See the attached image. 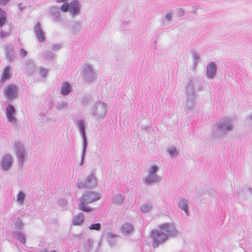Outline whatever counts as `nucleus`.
Here are the masks:
<instances>
[{
	"label": "nucleus",
	"mask_w": 252,
	"mask_h": 252,
	"mask_svg": "<svg viewBox=\"0 0 252 252\" xmlns=\"http://www.w3.org/2000/svg\"><path fill=\"white\" fill-rule=\"evenodd\" d=\"M161 231L155 230L151 233V237L153 239V245L157 247L158 245L165 241L167 238L168 233L174 229L173 225L170 223L163 224L160 226Z\"/></svg>",
	"instance_id": "nucleus-1"
},
{
	"label": "nucleus",
	"mask_w": 252,
	"mask_h": 252,
	"mask_svg": "<svg viewBox=\"0 0 252 252\" xmlns=\"http://www.w3.org/2000/svg\"><path fill=\"white\" fill-rule=\"evenodd\" d=\"M99 198L100 196L99 195L95 192H90L84 194L82 197L80 209L85 212L91 211L92 209L90 207H86V205L88 203H90L96 201Z\"/></svg>",
	"instance_id": "nucleus-2"
},
{
	"label": "nucleus",
	"mask_w": 252,
	"mask_h": 252,
	"mask_svg": "<svg viewBox=\"0 0 252 252\" xmlns=\"http://www.w3.org/2000/svg\"><path fill=\"white\" fill-rule=\"evenodd\" d=\"M17 88L15 85H10L7 86L4 91L5 95L9 100H12L17 95Z\"/></svg>",
	"instance_id": "nucleus-3"
},
{
	"label": "nucleus",
	"mask_w": 252,
	"mask_h": 252,
	"mask_svg": "<svg viewBox=\"0 0 252 252\" xmlns=\"http://www.w3.org/2000/svg\"><path fill=\"white\" fill-rule=\"evenodd\" d=\"M96 185L97 183L95 177L94 176V175H91L90 176H89L87 179V181L86 182L85 185H83L81 184H79L78 187L79 188H82L84 187L91 188L96 186Z\"/></svg>",
	"instance_id": "nucleus-4"
},
{
	"label": "nucleus",
	"mask_w": 252,
	"mask_h": 252,
	"mask_svg": "<svg viewBox=\"0 0 252 252\" xmlns=\"http://www.w3.org/2000/svg\"><path fill=\"white\" fill-rule=\"evenodd\" d=\"M106 111V106L103 103L98 104L96 106L95 113V116L99 118H103Z\"/></svg>",
	"instance_id": "nucleus-5"
},
{
	"label": "nucleus",
	"mask_w": 252,
	"mask_h": 252,
	"mask_svg": "<svg viewBox=\"0 0 252 252\" xmlns=\"http://www.w3.org/2000/svg\"><path fill=\"white\" fill-rule=\"evenodd\" d=\"M69 11L72 15L78 14L80 12L79 2L77 0H74L70 3Z\"/></svg>",
	"instance_id": "nucleus-6"
},
{
	"label": "nucleus",
	"mask_w": 252,
	"mask_h": 252,
	"mask_svg": "<svg viewBox=\"0 0 252 252\" xmlns=\"http://www.w3.org/2000/svg\"><path fill=\"white\" fill-rule=\"evenodd\" d=\"M6 117L9 122L14 123L16 122V119L13 116L15 112V108L13 106L11 105H8L6 108Z\"/></svg>",
	"instance_id": "nucleus-7"
},
{
	"label": "nucleus",
	"mask_w": 252,
	"mask_h": 252,
	"mask_svg": "<svg viewBox=\"0 0 252 252\" xmlns=\"http://www.w3.org/2000/svg\"><path fill=\"white\" fill-rule=\"evenodd\" d=\"M12 159L10 155H5L2 161L1 166L4 170H7L11 165Z\"/></svg>",
	"instance_id": "nucleus-8"
},
{
	"label": "nucleus",
	"mask_w": 252,
	"mask_h": 252,
	"mask_svg": "<svg viewBox=\"0 0 252 252\" xmlns=\"http://www.w3.org/2000/svg\"><path fill=\"white\" fill-rule=\"evenodd\" d=\"M216 71V66L214 63H210L207 67V75L209 78H213Z\"/></svg>",
	"instance_id": "nucleus-9"
},
{
	"label": "nucleus",
	"mask_w": 252,
	"mask_h": 252,
	"mask_svg": "<svg viewBox=\"0 0 252 252\" xmlns=\"http://www.w3.org/2000/svg\"><path fill=\"white\" fill-rule=\"evenodd\" d=\"M35 33L36 35L38 38V39L40 42H43L44 41L45 37L43 33V31L41 29V26L40 23H37L35 26Z\"/></svg>",
	"instance_id": "nucleus-10"
},
{
	"label": "nucleus",
	"mask_w": 252,
	"mask_h": 252,
	"mask_svg": "<svg viewBox=\"0 0 252 252\" xmlns=\"http://www.w3.org/2000/svg\"><path fill=\"white\" fill-rule=\"evenodd\" d=\"M84 220V216L83 214H79L75 216L73 220V224L80 225L83 223Z\"/></svg>",
	"instance_id": "nucleus-11"
},
{
	"label": "nucleus",
	"mask_w": 252,
	"mask_h": 252,
	"mask_svg": "<svg viewBox=\"0 0 252 252\" xmlns=\"http://www.w3.org/2000/svg\"><path fill=\"white\" fill-rule=\"evenodd\" d=\"M79 128H80V129L82 133V135H83V137L84 138V150H83V155H84L87 143H86V139L85 132L84 122L83 121L80 122V123L79 124Z\"/></svg>",
	"instance_id": "nucleus-12"
},
{
	"label": "nucleus",
	"mask_w": 252,
	"mask_h": 252,
	"mask_svg": "<svg viewBox=\"0 0 252 252\" xmlns=\"http://www.w3.org/2000/svg\"><path fill=\"white\" fill-rule=\"evenodd\" d=\"M70 91V87L68 83L64 82L63 84L61 93L63 95H67Z\"/></svg>",
	"instance_id": "nucleus-13"
},
{
	"label": "nucleus",
	"mask_w": 252,
	"mask_h": 252,
	"mask_svg": "<svg viewBox=\"0 0 252 252\" xmlns=\"http://www.w3.org/2000/svg\"><path fill=\"white\" fill-rule=\"evenodd\" d=\"M10 77V67L9 66L6 67L3 70V75L1 78L2 82H4L6 80L8 79Z\"/></svg>",
	"instance_id": "nucleus-14"
},
{
	"label": "nucleus",
	"mask_w": 252,
	"mask_h": 252,
	"mask_svg": "<svg viewBox=\"0 0 252 252\" xmlns=\"http://www.w3.org/2000/svg\"><path fill=\"white\" fill-rule=\"evenodd\" d=\"M179 207L187 213V215H189V213L188 211V203L186 200L182 199L180 200L179 203Z\"/></svg>",
	"instance_id": "nucleus-15"
},
{
	"label": "nucleus",
	"mask_w": 252,
	"mask_h": 252,
	"mask_svg": "<svg viewBox=\"0 0 252 252\" xmlns=\"http://www.w3.org/2000/svg\"><path fill=\"white\" fill-rule=\"evenodd\" d=\"M6 21V13L0 8V27H2Z\"/></svg>",
	"instance_id": "nucleus-16"
},
{
	"label": "nucleus",
	"mask_w": 252,
	"mask_h": 252,
	"mask_svg": "<svg viewBox=\"0 0 252 252\" xmlns=\"http://www.w3.org/2000/svg\"><path fill=\"white\" fill-rule=\"evenodd\" d=\"M124 200V197L121 194H117L114 199V202L116 204H121Z\"/></svg>",
	"instance_id": "nucleus-17"
},
{
	"label": "nucleus",
	"mask_w": 252,
	"mask_h": 252,
	"mask_svg": "<svg viewBox=\"0 0 252 252\" xmlns=\"http://www.w3.org/2000/svg\"><path fill=\"white\" fill-rule=\"evenodd\" d=\"M122 230L124 232L129 233L132 231L133 227L131 225L126 224L123 226Z\"/></svg>",
	"instance_id": "nucleus-18"
},
{
	"label": "nucleus",
	"mask_w": 252,
	"mask_h": 252,
	"mask_svg": "<svg viewBox=\"0 0 252 252\" xmlns=\"http://www.w3.org/2000/svg\"><path fill=\"white\" fill-rule=\"evenodd\" d=\"M158 167L157 165L153 166L149 171V176H152L155 175L156 172L158 171Z\"/></svg>",
	"instance_id": "nucleus-19"
},
{
	"label": "nucleus",
	"mask_w": 252,
	"mask_h": 252,
	"mask_svg": "<svg viewBox=\"0 0 252 252\" xmlns=\"http://www.w3.org/2000/svg\"><path fill=\"white\" fill-rule=\"evenodd\" d=\"M70 4L68 2H64L61 7V10L63 12H66L69 10Z\"/></svg>",
	"instance_id": "nucleus-20"
},
{
	"label": "nucleus",
	"mask_w": 252,
	"mask_h": 252,
	"mask_svg": "<svg viewBox=\"0 0 252 252\" xmlns=\"http://www.w3.org/2000/svg\"><path fill=\"white\" fill-rule=\"evenodd\" d=\"M151 208L152 207L150 205L144 204L142 206V207H141V209L143 212L147 213L151 210Z\"/></svg>",
	"instance_id": "nucleus-21"
},
{
	"label": "nucleus",
	"mask_w": 252,
	"mask_h": 252,
	"mask_svg": "<svg viewBox=\"0 0 252 252\" xmlns=\"http://www.w3.org/2000/svg\"><path fill=\"white\" fill-rule=\"evenodd\" d=\"M25 194L22 191L20 192L17 195V201L20 203H22L25 198Z\"/></svg>",
	"instance_id": "nucleus-22"
},
{
	"label": "nucleus",
	"mask_w": 252,
	"mask_h": 252,
	"mask_svg": "<svg viewBox=\"0 0 252 252\" xmlns=\"http://www.w3.org/2000/svg\"><path fill=\"white\" fill-rule=\"evenodd\" d=\"M100 228V223L93 224L89 226V229L91 230H99Z\"/></svg>",
	"instance_id": "nucleus-23"
},
{
	"label": "nucleus",
	"mask_w": 252,
	"mask_h": 252,
	"mask_svg": "<svg viewBox=\"0 0 252 252\" xmlns=\"http://www.w3.org/2000/svg\"><path fill=\"white\" fill-rule=\"evenodd\" d=\"M169 153H170V154L171 155H174L177 154V152L176 149L175 148H173V147L169 149Z\"/></svg>",
	"instance_id": "nucleus-24"
},
{
	"label": "nucleus",
	"mask_w": 252,
	"mask_h": 252,
	"mask_svg": "<svg viewBox=\"0 0 252 252\" xmlns=\"http://www.w3.org/2000/svg\"><path fill=\"white\" fill-rule=\"evenodd\" d=\"M10 0H0V5H4L9 2Z\"/></svg>",
	"instance_id": "nucleus-25"
},
{
	"label": "nucleus",
	"mask_w": 252,
	"mask_h": 252,
	"mask_svg": "<svg viewBox=\"0 0 252 252\" xmlns=\"http://www.w3.org/2000/svg\"><path fill=\"white\" fill-rule=\"evenodd\" d=\"M222 125L223 126H222L224 128V129H225L226 130H231V125H229V126H224V124H223Z\"/></svg>",
	"instance_id": "nucleus-26"
},
{
	"label": "nucleus",
	"mask_w": 252,
	"mask_h": 252,
	"mask_svg": "<svg viewBox=\"0 0 252 252\" xmlns=\"http://www.w3.org/2000/svg\"><path fill=\"white\" fill-rule=\"evenodd\" d=\"M20 53H21V55H22L23 57H24L27 55V52L26 51H25V50L22 49L20 51Z\"/></svg>",
	"instance_id": "nucleus-27"
},
{
	"label": "nucleus",
	"mask_w": 252,
	"mask_h": 252,
	"mask_svg": "<svg viewBox=\"0 0 252 252\" xmlns=\"http://www.w3.org/2000/svg\"><path fill=\"white\" fill-rule=\"evenodd\" d=\"M165 17L168 21H170L171 19V15L170 14H167Z\"/></svg>",
	"instance_id": "nucleus-28"
},
{
	"label": "nucleus",
	"mask_w": 252,
	"mask_h": 252,
	"mask_svg": "<svg viewBox=\"0 0 252 252\" xmlns=\"http://www.w3.org/2000/svg\"><path fill=\"white\" fill-rule=\"evenodd\" d=\"M155 181V180H151L149 178H147L145 179V182L147 183H151L152 182Z\"/></svg>",
	"instance_id": "nucleus-29"
},
{
	"label": "nucleus",
	"mask_w": 252,
	"mask_h": 252,
	"mask_svg": "<svg viewBox=\"0 0 252 252\" xmlns=\"http://www.w3.org/2000/svg\"><path fill=\"white\" fill-rule=\"evenodd\" d=\"M6 35V33L3 32H0V36L1 38L4 37Z\"/></svg>",
	"instance_id": "nucleus-30"
},
{
	"label": "nucleus",
	"mask_w": 252,
	"mask_h": 252,
	"mask_svg": "<svg viewBox=\"0 0 252 252\" xmlns=\"http://www.w3.org/2000/svg\"><path fill=\"white\" fill-rule=\"evenodd\" d=\"M51 252H57L55 250H54V251H52Z\"/></svg>",
	"instance_id": "nucleus-31"
}]
</instances>
